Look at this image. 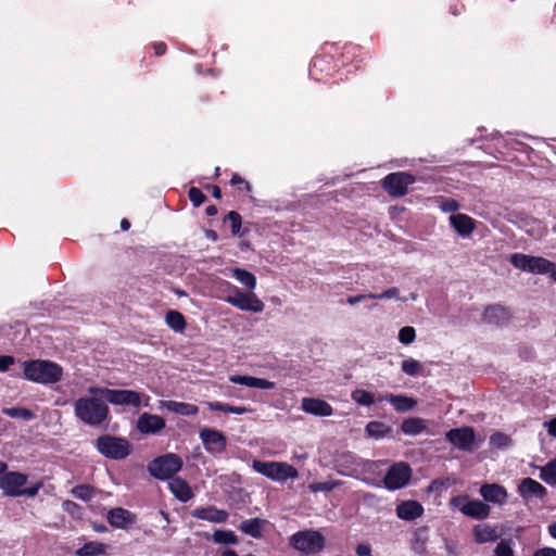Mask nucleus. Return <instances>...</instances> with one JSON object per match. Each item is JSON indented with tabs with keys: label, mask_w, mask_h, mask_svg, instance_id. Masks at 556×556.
<instances>
[{
	"label": "nucleus",
	"mask_w": 556,
	"mask_h": 556,
	"mask_svg": "<svg viewBox=\"0 0 556 556\" xmlns=\"http://www.w3.org/2000/svg\"><path fill=\"white\" fill-rule=\"evenodd\" d=\"M74 413L85 425L99 427L111 419L110 408L101 395L81 396L74 402Z\"/></svg>",
	"instance_id": "obj_1"
},
{
	"label": "nucleus",
	"mask_w": 556,
	"mask_h": 556,
	"mask_svg": "<svg viewBox=\"0 0 556 556\" xmlns=\"http://www.w3.org/2000/svg\"><path fill=\"white\" fill-rule=\"evenodd\" d=\"M23 377L39 384H53L62 380L63 368L52 361L29 359L23 363Z\"/></svg>",
	"instance_id": "obj_2"
},
{
	"label": "nucleus",
	"mask_w": 556,
	"mask_h": 556,
	"mask_svg": "<svg viewBox=\"0 0 556 556\" xmlns=\"http://www.w3.org/2000/svg\"><path fill=\"white\" fill-rule=\"evenodd\" d=\"M88 392L93 395H101L106 403L113 405H130L135 408L142 405V395L134 390L89 387Z\"/></svg>",
	"instance_id": "obj_3"
},
{
	"label": "nucleus",
	"mask_w": 556,
	"mask_h": 556,
	"mask_svg": "<svg viewBox=\"0 0 556 556\" xmlns=\"http://www.w3.org/2000/svg\"><path fill=\"white\" fill-rule=\"evenodd\" d=\"M184 462L174 453H167L155 457L148 464L149 473L159 480H168L181 470Z\"/></svg>",
	"instance_id": "obj_4"
},
{
	"label": "nucleus",
	"mask_w": 556,
	"mask_h": 556,
	"mask_svg": "<svg viewBox=\"0 0 556 556\" xmlns=\"http://www.w3.org/2000/svg\"><path fill=\"white\" fill-rule=\"evenodd\" d=\"M252 468L266 478L278 482H285L288 479H296L299 477V471L294 466L282 462L255 459L253 460Z\"/></svg>",
	"instance_id": "obj_5"
},
{
	"label": "nucleus",
	"mask_w": 556,
	"mask_h": 556,
	"mask_svg": "<svg viewBox=\"0 0 556 556\" xmlns=\"http://www.w3.org/2000/svg\"><path fill=\"white\" fill-rule=\"evenodd\" d=\"M96 447L106 458L119 460L131 453V444L128 440L110 434L100 435L96 441Z\"/></svg>",
	"instance_id": "obj_6"
},
{
	"label": "nucleus",
	"mask_w": 556,
	"mask_h": 556,
	"mask_svg": "<svg viewBox=\"0 0 556 556\" xmlns=\"http://www.w3.org/2000/svg\"><path fill=\"white\" fill-rule=\"evenodd\" d=\"M290 545L303 554H317L325 548L326 539L317 530H303L290 538Z\"/></svg>",
	"instance_id": "obj_7"
},
{
	"label": "nucleus",
	"mask_w": 556,
	"mask_h": 556,
	"mask_svg": "<svg viewBox=\"0 0 556 556\" xmlns=\"http://www.w3.org/2000/svg\"><path fill=\"white\" fill-rule=\"evenodd\" d=\"M451 506L458 507L462 514L472 519L482 520L490 516L491 507L480 500H469L468 495L451 498Z\"/></svg>",
	"instance_id": "obj_8"
},
{
	"label": "nucleus",
	"mask_w": 556,
	"mask_h": 556,
	"mask_svg": "<svg viewBox=\"0 0 556 556\" xmlns=\"http://www.w3.org/2000/svg\"><path fill=\"white\" fill-rule=\"evenodd\" d=\"M416 181L414 175L407 172H395L388 174L381 180L382 189L393 198H400L408 192V186Z\"/></svg>",
	"instance_id": "obj_9"
},
{
	"label": "nucleus",
	"mask_w": 556,
	"mask_h": 556,
	"mask_svg": "<svg viewBox=\"0 0 556 556\" xmlns=\"http://www.w3.org/2000/svg\"><path fill=\"white\" fill-rule=\"evenodd\" d=\"M412 473V468L407 463L393 464L383 478L384 488L390 491L403 489L410 481Z\"/></svg>",
	"instance_id": "obj_10"
},
{
	"label": "nucleus",
	"mask_w": 556,
	"mask_h": 556,
	"mask_svg": "<svg viewBox=\"0 0 556 556\" xmlns=\"http://www.w3.org/2000/svg\"><path fill=\"white\" fill-rule=\"evenodd\" d=\"M199 438L205 451L213 456L222 455L227 448V438L220 430L204 427L200 430Z\"/></svg>",
	"instance_id": "obj_11"
},
{
	"label": "nucleus",
	"mask_w": 556,
	"mask_h": 556,
	"mask_svg": "<svg viewBox=\"0 0 556 556\" xmlns=\"http://www.w3.org/2000/svg\"><path fill=\"white\" fill-rule=\"evenodd\" d=\"M225 300L241 311L261 313L264 309V303L254 293H244L237 287Z\"/></svg>",
	"instance_id": "obj_12"
},
{
	"label": "nucleus",
	"mask_w": 556,
	"mask_h": 556,
	"mask_svg": "<svg viewBox=\"0 0 556 556\" xmlns=\"http://www.w3.org/2000/svg\"><path fill=\"white\" fill-rule=\"evenodd\" d=\"M28 476L21 471H9L0 477V490L4 496L20 497Z\"/></svg>",
	"instance_id": "obj_13"
},
{
	"label": "nucleus",
	"mask_w": 556,
	"mask_h": 556,
	"mask_svg": "<svg viewBox=\"0 0 556 556\" xmlns=\"http://www.w3.org/2000/svg\"><path fill=\"white\" fill-rule=\"evenodd\" d=\"M445 438L452 445L462 451L473 452L476 448L475 431L471 427L451 429L446 432Z\"/></svg>",
	"instance_id": "obj_14"
},
{
	"label": "nucleus",
	"mask_w": 556,
	"mask_h": 556,
	"mask_svg": "<svg viewBox=\"0 0 556 556\" xmlns=\"http://www.w3.org/2000/svg\"><path fill=\"white\" fill-rule=\"evenodd\" d=\"M109 525L115 529L128 530L137 522V515L123 507L111 508L106 513Z\"/></svg>",
	"instance_id": "obj_15"
},
{
	"label": "nucleus",
	"mask_w": 556,
	"mask_h": 556,
	"mask_svg": "<svg viewBox=\"0 0 556 556\" xmlns=\"http://www.w3.org/2000/svg\"><path fill=\"white\" fill-rule=\"evenodd\" d=\"M166 427L165 419L159 415L142 413L136 424L137 430L144 435L156 434Z\"/></svg>",
	"instance_id": "obj_16"
},
{
	"label": "nucleus",
	"mask_w": 556,
	"mask_h": 556,
	"mask_svg": "<svg viewBox=\"0 0 556 556\" xmlns=\"http://www.w3.org/2000/svg\"><path fill=\"white\" fill-rule=\"evenodd\" d=\"M336 72L333 59L330 55H317L312 60L309 75L316 80H324Z\"/></svg>",
	"instance_id": "obj_17"
},
{
	"label": "nucleus",
	"mask_w": 556,
	"mask_h": 556,
	"mask_svg": "<svg viewBox=\"0 0 556 556\" xmlns=\"http://www.w3.org/2000/svg\"><path fill=\"white\" fill-rule=\"evenodd\" d=\"M511 317L509 309L501 304H492L485 307L482 319L484 323L494 326L506 325Z\"/></svg>",
	"instance_id": "obj_18"
},
{
	"label": "nucleus",
	"mask_w": 556,
	"mask_h": 556,
	"mask_svg": "<svg viewBox=\"0 0 556 556\" xmlns=\"http://www.w3.org/2000/svg\"><path fill=\"white\" fill-rule=\"evenodd\" d=\"M191 516L214 523H224L228 520L229 514L225 509L216 506L197 507L191 511Z\"/></svg>",
	"instance_id": "obj_19"
},
{
	"label": "nucleus",
	"mask_w": 556,
	"mask_h": 556,
	"mask_svg": "<svg viewBox=\"0 0 556 556\" xmlns=\"http://www.w3.org/2000/svg\"><path fill=\"white\" fill-rule=\"evenodd\" d=\"M480 495L488 503L503 505L507 502V490L497 483H484L480 488Z\"/></svg>",
	"instance_id": "obj_20"
},
{
	"label": "nucleus",
	"mask_w": 556,
	"mask_h": 556,
	"mask_svg": "<svg viewBox=\"0 0 556 556\" xmlns=\"http://www.w3.org/2000/svg\"><path fill=\"white\" fill-rule=\"evenodd\" d=\"M518 493L525 500H529L531 497L544 500L547 496L546 488L532 478H525L521 480L518 485Z\"/></svg>",
	"instance_id": "obj_21"
},
{
	"label": "nucleus",
	"mask_w": 556,
	"mask_h": 556,
	"mask_svg": "<svg viewBox=\"0 0 556 556\" xmlns=\"http://www.w3.org/2000/svg\"><path fill=\"white\" fill-rule=\"evenodd\" d=\"M301 408L307 414L319 417H328L333 414L332 406L326 401L317 397L302 399Z\"/></svg>",
	"instance_id": "obj_22"
},
{
	"label": "nucleus",
	"mask_w": 556,
	"mask_h": 556,
	"mask_svg": "<svg viewBox=\"0 0 556 556\" xmlns=\"http://www.w3.org/2000/svg\"><path fill=\"white\" fill-rule=\"evenodd\" d=\"M448 220L453 229L462 237L470 236L476 229V220L467 214H453Z\"/></svg>",
	"instance_id": "obj_23"
},
{
	"label": "nucleus",
	"mask_w": 556,
	"mask_h": 556,
	"mask_svg": "<svg viewBox=\"0 0 556 556\" xmlns=\"http://www.w3.org/2000/svg\"><path fill=\"white\" fill-rule=\"evenodd\" d=\"M422 514V505L414 500L404 501L396 506L397 517L406 521L415 520L419 518Z\"/></svg>",
	"instance_id": "obj_24"
},
{
	"label": "nucleus",
	"mask_w": 556,
	"mask_h": 556,
	"mask_svg": "<svg viewBox=\"0 0 556 556\" xmlns=\"http://www.w3.org/2000/svg\"><path fill=\"white\" fill-rule=\"evenodd\" d=\"M229 381L235 384H241L262 390H273L275 388V382L253 376L231 375L229 377Z\"/></svg>",
	"instance_id": "obj_25"
},
{
	"label": "nucleus",
	"mask_w": 556,
	"mask_h": 556,
	"mask_svg": "<svg viewBox=\"0 0 556 556\" xmlns=\"http://www.w3.org/2000/svg\"><path fill=\"white\" fill-rule=\"evenodd\" d=\"M168 488L174 496L180 502L186 503L193 497V492L189 483L180 477L173 478L168 483Z\"/></svg>",
	"instance_id": "obj_26"
},
{
	"label": "nucleus",
	"mask_w": 556,
	"mask_h": 556,
	"mask_svg": "<svg viewBox=\"0 0 556 556\" xmlns=\"http://www.w3.org/2000/svg\"><path fill=\"white\" fill-rule=\"evenodd\" d=\"M472 533L473 539L478 544L495 542L500 538L496 527L489 523L476 525L473 527Z\"/></svg>",
	"instance_id": "obj_27"
},
{
	"label": "nucleus",
	"mask_w": 556,
	"mask_h": 556,
	"mask_svg": "<svg viewBox=\"0 0 556 556\" xmlns=\"http://www.w3.org/2000/svg\"><path fill=\"white\" fill-rule=\"evenodd\" d=\"M382 399H386L397 412H409L417 405V401L414 397L404 394H389L379 400L381 401Z\"/></svg>",
	"instance_id": "obj_28"
},
{
	"label": "nucleus",
	"mask_w": 556,
	"mask_h": 556,
	"mask_svg": "<svg viewBox=\"0 0 556 556\" xmlns=\"http://www.w3.org/2000/svg\"><path fill=\"white\" fill-rule=\"evenodd\" d=\"M267 521L265 519L255 517L241 521L239 530L254 539H261L263 534V528Z\"/></svg>",
	"instance_id": "obj_29"
},
{
	"label": "nucleus",
	"mask_w": 556,
	"mask_h": 556,
	"mask_svg": "<svg viewBox=\"0 0 556 556\" xmlns=\"http://www.w3.org/2000/svg\"><path fill=\"white\" fill-rule=\"evenodd\" d=\"M162 406L167 410L181 416H194L199 413L197 405L186 402L163 401Z\"/></svg>",
	"instance_id": "obj_30"
},
{
	"label": "nucleus",
	"mask_w": 556,
	"mask_h": 556,
	"mask_svg": "<svg viewBox=\"0 0 556 556\" xmlns=\"http://www.w3.org/2000/svg\"><path fill=\"white\" fill-rule=\"evenodd\" d=\"M426 428V420L419 417L404 419L401 425V431L406 435H417L424 432Z\"/></svg>",
	"instance_id": "obj_31"
},
{
	"label": "nucleus",
	"mask_w": 556,
	"mask_h": 556,
	"mask_svg": "<svg viewBox=\"0 0 556 556\" xmlns=\"http://www.w3.org/2000/svg\"><path fill=\"white\" fill-rule=\"evenodd\" d=\"M224 223L230 224L231 235L241 238L248 235V229L242 228V217L237 211L228 212V214L224 217Z\"/></svg>",
	"instance_id": "obj_32"
},
{
	"label": "nucleus",
	"mask_w": 556,
	"mask_h": 556,
	"mask_svg": "<svg viewBox=\"0 0 556 556\" xmlns=\"http://www.w3.org/2000/svg\"><path fill=\"white\" fill-rule=\"evenodd\" d=\"M108 545L97 541H90L85 543L76 552V556H100L106 554Z\"/></svg>",
	"instance_id": "obj_33"
},
{
	"label": "nucleus",
	"mask_w": 556,
	"mask_h": 556,
	"mask_svg": "<svg viewBox=\"0 0 556 556\" xmlns=\"http://www.w3.org/2000/svg\"><path fill=\"white\" fill-rule=\"evenodd\" d=\"M555 267V263L552 261L542 257V256H532L530 257L529 271L531 274H547Z\"/></svg>",
	"instance_id": "obj_34"
},
{
	"label": "nucleus",
	"mask_w": 556,
	"mask_h": 556,
	"mask_svg": "<svg viewBox=\"0 0 556 556\" xmlns=\"http://www.w3.org/2000/svg\"><path fill=\"white\" fill-rule=\"evenodd\" d=\"M166 325L175 332H184L187 323L185 316L175 309H169L165 315Z\"/></svg>",
	"instance_id": "obj_35"
},
{
	"label": "nucleus",
	"mask_w": 556,
	"mask_h": 556,
	"mask_svg": "<svg viewBox=\"0 0 556 556\" xmlns=\"http://www.w3.org/2000/svg\"><path fill=\"white\" fill-rule=\"evenodd\" d=\"M207 407L211 410L216 412H223V413H230L236 415H243L245 413H250L252 409L247 406H233L227 403L214 401V402H206Z\"/></svg>",
	"instance_id": "obj_36"
},
{
	"label": "nucleus",
	"mask_w": 556,
	"mask_h": 556,
	"mask_svg": "<svg viewBox=\"0 0 556 556\" xmlns=\"http://www.w3.org/2000/svg\"><path fill=\"white\" fill-rule=\"evenodd\" d=\"M232 277L236 278L241 285L249 290H254L256 287V277L243 268H233L231 270Z\"/></svg>",
	"instance_id": "obj_37"
},
{
	"label": "nucleus",
	"mask_w": 556,
	"mask_h": 556,
	"mask_svg": "<svg viewBox=\"0 0 556 556\" xmlns=\"http://www.w3.org/2000/svg\"><path fill=\"white\" fill-rule=\"evenodd\" d=\"M365 430L369 437H372L376 439L384 438V437L389 435V433L391 432V428L389 426H387L386 424H383L381 421H376V420L369 421L366 425Z\"/></svg>",
	"instance_id": "obj_38"
},
{
	"label": "nucleus",
	"mask_w": 556,
	"mask_h": 556,
	"mask_svg": "<svg viewBox=\"0 0 556 556\" xmlns=\"http://www.w3.org/2000/svg\"><path fill=\"white\" fill-rule=\"evenodd\" d=\"M2 413L5 416H9L10 418L23 419L26 421L35 418V414L33 413V410H30L26 407H18V406L4 407V408H2Z\"/></svg>",
	"instance_id": "obj_39"
},
{
	"label": "nucleus",
	"mask_w": 556,
	"mask_h": 556,
	"mask_svg": "<svg viewBox=\"0 0 556 556\" xmlns=\"http://www.w3.org/2000/svg\"><path fill=\"white\" fill-rule=\"evenodd\" d=\"M540 479L549 485H556V457L541 468Z\"/></svg>",
	"instance_id": "obj_40"
},
{
	"label": "nucleus",
	"mask_w": 556,
	"mask_h": 556,
	"mask_svg": "<svg viewBox=\"0 0 556 556\" xmlns=\"http://www.w3.org/2000/svg\"><path fill=\"white\" fill-rule=\"evenodd\" d=\"M351 397L355 403L362 406H370L375 403L374 393L363 389L352 391Z\"/></svg>",
	"instance_id": "obj_41"
},
{
	"label": "nucleus",
	"mask_w": 556,
	"mask_h": 556,
	"mask_svg": "<svg viewBox=\"0 0 556 556\" xmlns=\"http://www.w3.org/2000/svg\"><path fill=\"white\" fill-rule=\"evenodd\" d=\"M71 494L75 498L88 502L94 496V488L89 484H78L71 490Z\"/></svg>",
	"instance_id": "obj_42"
},
{
	"label": "nucleus",
	"mask_w": 556,
	"mask_h": 556,
	"mask_svg": "<svg viewBox=\"0 0 556 556\" xmlns=\"http://www.w3.org/2000/svg\"><path fill=\"white\" fill-rule=\"evenodd\" d=\"M213 541L218 544H231L238 543V538L231 530H216L213 533Z\"/></svg>",
	"instance_id": "obj_43"
},
{
	"label": "nucleus",
	"mask_w": 556,
	"mask_h": 556,
	"mask_svg": "<svg viewBox=\"0 0 556 556\" xmlns=\"http://www.w3.org/2000/svg\"><path fill=\"white\" fill-rule=\"evenodd\" d=\"M402 370L408 376H419L422 374V364L414 358L404 359L401 364Z\"/></svg>",
	"instance_id": "obj_44"
},
{
	"label": "nucleus",
	"mask_w": 556,
	"mask_h": 556,
	"mask_svg": "<svg viewBox=\"0 0 556 556\" xmlns=\"http://www.w3.org/2000/svg\"><path fill=\"white\" fill-rule=\"evenodd\" d=\"M530 257L531 255H527L523 253H514L510 256V263L514 267L520 270L529 271Z\"/></svg>",
	"instance_id": "obj_45"
},
{
	"label": "nucleus",
	"mask_w": 556,
	"mask_h": 556,
	"mask_svg": "<svg viewBox=\"0 0 556 556\" xmlns=\"http://www.w3.org/2000/svg\"><path fill=\"white\" fill-rule=\"evenodd\" d=\"M437 203L444 213H455L460 207L459 203L453 198L439 197Z\"/></svg>",
	"instance_id": "obj_46"
},
{
	"label": "nucleus",
	"mask_w": 556,
	"mask_h": 556,
	"mask_svg": "<svg viewBox=\"0 0 556 556\" xmlns=\"http://www.w3.org/2000/svg\"><path fill=\"white\" fill-rule=\"evenodd\" d=\"M428 532L429 528L427 526H422L416 529L414 532V548L421 549L425 547L428 541Z\"/></svg>",
	"instance_id": "obj_47"
},
{
	"label": "nucleus",
	"mask_w": 556,
	"mask_h": 556,
	"mask_svg": "<svg viewBox=\"0 0 556 556\" xmlns=\"http://www.w3.org/2000/svg\"><path fill=\"white\" fill-rule=\"evenodd\" d=\"M399 341L405 345L413 343L416 339V330L412 326H405L399 331Z\"/></svg>",
	"instance_id": "obj_48"
},
{
	"label": "nucleus",
	"mask_w": 556,
	"mask_h": 556,
	"mask_svg": "<svg viewBox=\"0 0 556 556\" xmlns=\"http://www.w3.org/2000/svg\"><path fill=\"white\" fill-rule=\"evenodd\" d=\"M494 556H515L510 540H501L494 548Z\"/></svg>",
	"instance_id": "obj_49"
},
{
	"label": "nucleus",
	"mask_w": 556,
	"mask_h": 556,
	"mask_svg": "<svg viewBox=\"0 0 556 556\" xmlns=\"http://www.w3.org/2000/svg\"><path fill=\"white\" fill-rule=\"evenodd\" d=\"M188 198L194 207L201 206L206 201V195L197 187L189 189Z\"/></svg>",
	"instance_id": "obj_50"
},
{
	"label": "nucleus",
	"mask_w": 556,
	"mask_h": 556,
	"mask_svg": "<svg viewBox=\"0 0 556 556\" xmlns=\"http://www.w3.org/2000/svg\"><path fill=\"white\" fill-rule=\"evenodd\" d=\"M230 185L231 186H237L239 192H247L248 193V192L252 191L251 184L248 180H245L244 178H242L237 173L232 174L231 179H230Z\"/></svg>",
	"instance_id": "obj_51"
},
{
	"label": "nucleus",
	"mask_w": 556,
	"mask_h": 556,
	"mask_svg": "<svg viewBox=\"0 0 556 556\" xmlns=\"http://www.w3.org/2000/svg\"><path fill=\"white\" fill-rule=\"evenodd\" d=\"M43 488V482L42 481H37L33 484H30L29 486H23V490L21 492V496H26V497H35L38 495L39 491Z\"/></svg>",
	"instance_id": "obj_52"
},
{
	"label": "nucleus",
	"mask_w": 556,
	"mask_h": 556,
	"mask_svg": "<svg viewBox=\"0 0 556 556\" xmlns=\"http://www.w3.org/2000/svg\"><path fill=\"white\" fill-rule=\"evenodd\" d=\"M491 443L497 447H505L509 444L510 439L502 433V432H495L490 438Z\"/></svg>",
	"instance_id": "obj_53"
},
{
	"label": "nucleus",
	"mask_w": 556,
	"mask_h": 556,
	"mask_svg": "<svg viewBox=\"0 0 556 556\" xmlns=\"http://www.w3.org/2000/svg\"><path fill=\"white\" fill-rule=\"evenodd\" d=\"M62 507H63L64 511H66L68 515H71L73 517L79 515L80 510H81L80 505H78L77 503H75L71 500H65L62 503Z\"/></svg>",
	"instance_id": "obj_54"
},
{
	"label": "nucleus",
	"mask_w": 556,
	"mask_h": 556,
	"mask_svg": "<svg viewBox=\"0 0 556 556\" xmlns=\"http://www.w3.org/2000/svg\"><path fill=\"white\" fill-rule=\"evenodd\" d=\"M399 293H400V290L397 288H395V287H392V288H389V289H387L386 291H383L382 293H379V294L370 293L369 296H370V299L382 300V299L397 298Z\"/></svg>",
	"instance_id": "obj_55"
},
{
	"label": "nucleus",
	"mask_w": 556,
	"mask_h": 556,
	"mask_svg": "<svg viewBox=\"0 0 556 556\" xmlns=\"http://www.w3.org/2000/svg\"><path fill=\"white\" fill-rule=\"evenodd\" d=\"M15 363V358L12 355H0V372L9 370L10 366Z\"/></svg>",
	"instance_id": "obj_56"
},
{
	"label": "nucleus",
	"mask_w": 556,
	"mask_h": 556,
	"mask_svg": "<svg viewBox=\"0 0 556 556\" xmlns=\"http://www.w3.org/2000/svg\"><path fill=\"white\" fill-rule=\"evenodd\" d=\"M151 48L156 56H162L167 51V46L164 41H155L151 45Z\"/></svg>",
	"instance_id": "obj_57"
},
{
	"label": "nucleus",
	"mask_w": 556,
	"mask_h": 556,
	"mask_svg": "<svg viewBox=\"0 0 556 556\" xmlns=\"http://www.w3.org/2000/svg\"><path fill=\"white\" fill-rule=\"evenodd\" d=\"M370 293L368 294H358V295H350L346 298V303L350 305H355L359 302H362L365 299H370Z\"/></svg>",
	"instance_id": "obj_58"
},
{
	"label": "nucleus",
	"mask_w": 556,
	"mask_h": 556,
	"mask_svg": "<svg viewBox=\"0 0 556 556\" xmlns=\"http://www.w3.org/2000/svg\"><path fill=\"white\" fill-rule=\"evenodd\" d=\"M355 552L357 556H369L371 548L368 544H358Z\"/></svg>",
	"instance_id": "obj_59"
},
{
	"label": "nucleus",
	"mask_w": 556,
	"mask_h": 556,
	"mask_svg": "<svg viewBox=\"0 0 556 556\" xmlns=\"http://www.w3.org/2000/svg\"><path fill=\"white\" fill-rule=\"evenodd\" d=\"M533 556H556V549L552 547H543L538 549Z\"/></svg>",
	"instance_id": "obj_60"
},
{
	"label": "nucleus",
	"mask_w": 556,
	"mask_h": 556,
	"mask_svg": "<svg viewBox=\"0 0 556 556\" xmlns=\"http://www.w3.org/2000/svg\"><path fill=\"white\" fill-rule=\"evenodd\" d=\"M204 188L206 190L211 191L212 195L215 199L219 200L222 198V190H220V188L218 186H216V185H206Z\"/></svg>",
	"instance_id": "obj_61"
},
{
	"label": "nucleus",
	"mask_w": 556,
	"mask_h": 556,
	"mask_svg": "<svg viewBox=\"0 0 556 556\" xmlns=\"http://www.w3.org/2000/svg\"><path fill=\"white\" fill-rule=\"evenodd\" d=\"M218 213V210H217V206L212 204V205H208L206 208H205V214L207 216H215L216 214Z\"/></svg>",
	"instance_id": "obj_62"
},
{
	"label": "nucleus",
	"mask_w": 556,
	"mask_h": 556,
	"mask_svg": "<svg viewBox=\"0 0 556 556\" xmlns=\"http://www.w3.org/2000/svg\"><path fill=\"white\" fill-rule=\"evenodd\" d=\"M444 485L443 481L441 480H433L429 486L430 491L439 490Z\"/></svg>",
	"instance_id": "obj_63"
},
{
	"label": "nucleus",
	"mask_w": 556,
	"mask_h": 556,
	"mask_svg": "<svg viewBox=\"0 0 556 556\" xmlns=\"http://www.w3.org/2000/svg\"><path fill=\"white\" fill-rule=\"evenodd\" d=\"M548 433L556 437V418L551 420L548 425Z\"/></svg>",
	"instance_id": "obj_64"
}]
</instances>
